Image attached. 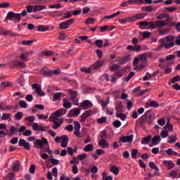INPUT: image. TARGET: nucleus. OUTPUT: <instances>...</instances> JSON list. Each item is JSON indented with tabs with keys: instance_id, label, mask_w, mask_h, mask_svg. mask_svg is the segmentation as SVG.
Segmentation results:
<instances>
[{
	"instance_id": "1",
	"label": "nucleus",
	"mask_w": 180,
	"mask_h": 180,
	"mask_svg": "<svg viewBox=\"0 0 180 180\" xmlns=\"http://www.w3.org/2000/svg\"><path fill=\"white\" fill-rule=\"evenodd\" d=\"M174 41L175 37L174 35H168L165 38H162L160 39L161 44L156 48V50H162L164 48L167 49H172L175 46Z\"/></svg>"
},
{
	"instance_id": "2",
	"label": "nucleus",
	"mask_w": 180,
	"mask_h": 180,
	"mask_svg": "<svg viewBox=\"0 0 180 180\" xmlns=\"http://www.w3.org/2000/svg\"><path fill=\"white\" fill-rule=\"evenodd\" d=\"M34 146L36 148H39L41 151H46L49 154H53V151L50 150V145L47 139L42 137L41 139H37L34 142Z\"/></svg>"
},
{
	"instance_id": "3",
	"label": "nucleus",
	"mask_w": 180,
	"mask_h": 180,
	"mask_svg": "<svg viewBox=\"0 0 180 180\" xmlns=\"http://www.w3.org/2000/svg\"><path fill=\"white\" fill-rule=\"evenodd\" d=\"M147 26H148L149 29H157V27H164V26H167V22L162 20H158L156 21V23L154 22L148 21H142L139 22L140 29H146Z\"/></svg>"
},
{
	"instance_id": "4",
	"label": "nucleus",
	"mask_w": 180,
	"mask_h": 180,
	"mask_svg": "<svg viewBox=\"0 0 180 180\" xmlns=\"http://www.w3.org/2000/svg\"><path fill=\"white\" fill-rule=\"evenodd\" d=\"M154 119H155L154 113H153L151 110H148L141 118L138 120V122L140 124H144L146 122L151 124V123L154 122Z\"/></svg>"
},
{
	"instance_id": "5",
	"label": "nucleus",
	"mask_w": 180,
	"mask_h": 180,
	"mask_svg": "<svg viewBox=\"0 0 180 180\" xmlns=\"http://www.w3.org/2000/svg\"><path fill=\"white\" fill-rule=\"evenodd\" d=\"M7 19L8 20H13L14 22L19 23L22 20V14L10 11L7 14Z\"/></svg>"
},
{
	"instance_id": "6",
	"label": "nucleus",
	"mask_w": 180,
	"mask_h": 180,
	"mask_svg": "<svg viewBox=\"0 0 180 180\" xmlns=\"http://www.w3.org/2000/svg\"><path fill=\"white\" fill-rule=\"evenodd\" d=\"M139 19H144V15L142 14H137L132 17H129L127 18H121L119 20L120 23H127L129 22H135Z\"/></svg>"
},
{
	"instance_id": "7",
	"label": "nucleus",
	"mask_w": 180,
	"mask_h": 180,
	"mask_svg": "<svg viewBox=\"0 0 180 180\" xmlns=\"http://www.w3.org/2000/svg\"><path fill=\"white\" fill-rule=\"evenodd\" d=\"M139 44V39L136 37L132 39V44L134 45V46L131 45H129L127 47V50L129 51H140L141 50V46L138 45Z\"/></svg>"
},
{
	"instance_id": "8",
	"label": "nucleus",
	"mask_w": 180,
	"mask_h": 180,
	"mask_svg": "<svg viewBox=\"0 0 180 180\" xmlns=\"http://www.w3.org/2000/svg\"><path fill=\"white\" fill-rule=\"evenodd\" d=\"M10 65L13 68H26V64L19 60H12L10 62Z\"/></svg>"
},
{
	"instance_id": "9",
	"label": "nucleus",
	"mask_w": 180,
	"mask_h": 180,
	"mask_svg": "<svg viewBox=\"0 0 180 180\" xmlns=\"http://www.w3.org/2000/svg\"><path fill=\"white\" fill-rule=\"evenodd\" d=\"M75 22L74 18L68 20L66 21L62 22L59 25V29L65 30L68 29Z\"/></svg>"
},
{
	"instance_id": "10",
	"label": "nucleus",
	"mask_w": 180,
	"mask_h": 180,
	"mask_svg": "<svg viewBox=\"0 0 180 180\" xmlns=\"http://www.w3.org/2000/svg\"><path fill=\"white\" fill-rule=\"evenodd\" d=\"M68 93L70 95V101L73 102V105H78V99H77V96H78V92L72 90H68Z\"/></svg>"
},
{
	"instance_id": "11",
	"label": "nucleus",
	"mask_w": 180,
	"mask_h": 180,
	"mask_svg": "<svg viewBox=\"0 0 180 180\" xmlns=\"http://www.w3.org/2000/svg\"><path fill=\"white\" fill-rule=\"evenodd\" d=\"M32 89H35V92L39 95V96H45L46 93H44L43 91H41V86L38 84H32Z\"/></svg>"
},
{
	"instance_id": "12",
	"label": "nucleus",
	"mask_w": 180,
	"mask_h": 180,
	"mask_svg": "<svg viewBox=\"0 0 180 180\" xmlns=\"http://www.w3.org/2000/svg\"><path fill=\"white\" fill-rule=\"evenodd\" d=\"M133 135L123 136L120 138V142L121 143H131L133 141Z\"/></svg>"
},
{
	"instance_id": "13",
	"label": "nucleus",
	"mask_w": 180,
	"mask_h": 180,
	"mask_svg": "<svg viewBox=\"0 0 180 180\" xmlns=\"http://www.w3.org/2000/svg\"><path fill=\"white\" fill-rule=\"evenodd\" d=\"M92 106H94V104H92V102L89 101V100L84 101L80 105V108H83L84 110L89 109V108H92Z\"/></svg>"
},
{
	"instance_id": "14",
	"label": "nucleus",
	"mask_w": 180,
	"mask_h": 180,
	"mask_svg": "<svg viewBox=\"0 0 180 180\" xmlns=\"http://www.w3.org/2000/svg\"><path fill=\"white\" fill-rule=\"evenodd\" d=\"M91 115H92V110H88L85 111L81 116L80 122H82V123H84V122H85V120H86V117H89Z\"/></svg>"
},
{
	"instance_id": "15",
	"label": "nucleus",
	"mask_w": 180,
	"mask_h": 180,
	"mask_svg": "<svg viewBox=\"0 0 180 180\" xmlns=\"http://www.w3.org/2000/svg\"><path fill=\"white\" fill-rule=\"evenodd\" d=\"M61 147L65 148L68 146V141H70V139L66 135H63L61 136Z\"/></svg>"
},
{
	"instance_id": "16",
	"label": "nucleus",
	"mask_w": 180,
	"mask_h": 180,
	"mask_svg": "<svg viewBox=\"0 0 180 180\" xmlns=\"http://www.w3.org/2000/svg\"><path fill=\"white\" fill-rule=\"evenodd\" d=\"M6 131H7L6 136H13V135L16 134V133H18V127H15V126H11L10 127V131L7 129Z\"/></svg>"
},
{
	"instance_id": "17",
	"label": "nucleus",
	"mask_w": 180,
	"mask_h": 180,
	"mask_svg": "<svg viewBox=\"0 0 180 180\" xmlns=\"http://www.w3.org/2000/svg\"><path fill=\"white\" fill-rule=\"evenodd\" d=\"M130 60H131V56L128 55V56L121 58L118 60V63H119V64H121V65H123L126 64V63H127V61H130Z\"/></svg>"
},
{
	"instance_id": "18",
	"label": "nucleus",
	"mask_w": 180,
	"mask_h": 180,
	"mask_svg": "<svg viewBox=\"0 0 180 180\" xmlns=\"http://www.w3.org/2000/svg\"><path fill=\"white\" fill-rule=\"evenodd\" d=\"M98 144L101 148H109V143H108L106 139H100L98 142Z\"/></svg>"
},
{
	"instance_id": "19",
	"label": "nucleus",
	"mask_w": 180,
	"mask_h": 180,
	"mask_svg": "<svg viewBox=\"0 0 180 180\" xmlns=\"http://www.w3.org/2000/svg\"><path fill=\"white\" fill-rule=\"evenodd\" d=\"M32 129L35 130V131H46V129L42 126H39L37 122L33 124Z\"/></svg>"
},
{
	"instance_id": "20",
	"label": "nucleus",
	"mask_w": 180,
	"mask_h": 180,
	"mask_svg": "<svg viewBox=\"0 0 180 180\" xmlns=\"http://www.w3.org/2000/svg\"><path fill=\"white\" fill-rule=\"evenodd\" d=\"M163 164L167 167V169H172V168L175 167V164H174V162L171 160H164Z\"/></svg>"
},
{
	"instance_id": "21",
	"label": "nucleus",
	"mask_w": 180,
	"mask_h": 180,
	"mask_svg": "<svg viewBox=\"0 0 180 180\" xmlns=\"http://www.w3.org/2000/svg\"><path fill=\"white\" fill-rule=\"evenodd\" d=\"M79 113H81V109H77L74 108L73 110H71L69 113L68 116L72 117V116H79Z\"/></svg>"
},
{
	"instance_id": "22",
	"label": "nucleus",
	"mask_w": 180,
	"mask_h": 180,
	"mask_svg": "<svg viewBox=\"0 0 180 180\" xmlns=\"http://www.w3.org/2000/svg\"><path fill=\"white\" fill-rule=\"evenodd\" d=\"M103 65V61L99 60L96 62L94 65H91V69L94 70H98V68H101Z\"/></svg>"
},
{
	"instance_id": "23",
	"label": "nucleus",
	"mask_w": 180,
	"mask_h": 180,
	"mask_svg": "<svg viewBox=\"0 0 180 180\" xmlns=\"http://www.w3.org/2000/svg\"><path fill=\"white\" fill-rule=\"evenodd\" d=\"M41 73L44 77H51V70L47 68H42L41 70Z\"/></svg>"
},
{
	"instance_id": "24",
	"label": "nucleus",
	"mask_w": 180,
	"mask_h": 180,
	"mask_svg": "<svg viewBox=\"0 0 180 180\" xmlns=\"http://www.w3.org/2000/svg\"><path fill=\"white\" fill-rule=\"evenodd\" d=\"M44 9H47V7L46 6H41V5L34 6V12H40V11H43Z\"/></svg>"
},
{
	"instance_id": "25",
	"label": "nucleus",
	"mask_w": 180,
	"mask_h": 180,
	"mask_svg": "<svg viewBox=\"0 0 180 180\" xmlns=\"http://www.w3.org/2000/svg\"><path fill=\"white\" fill-rule=\"evenodd\" d=\"M129 5H141L144 4V0H128Z\"/></svg>"
},
{
	"instance_id": "26",
	"label": "nucleus",
	"mask_w": 180,
	"mask_h": 180,
	"mask_svg": "<svg viewBox=\"0 0 180 180\" xmlns=\"http://www.w3.org/2000/svg\"><path fill=\"white\" fill-rule=\"evenodd\" d=\"M110 102V98L108 97L105 101H103V100H99L98 103H101L103 108H106V106L109 105Z\"/></svg>"
},
{
	"instance_id": "27",
	"label": "nucleus",
	"mask_w": 180,
	"mask_h": 180,
	"mask_svg": "<svg viewBox=\"0 0 180 180\" xmlns=\"http://www.w3.org/2000/svg\"><path fill=\"white\" fill-rule=\"evenodd\" d=\"M160 105L155 101H152L149 103H146V108H158Z\"/></svg>"
},
{
	"instance_id": "28",
	"label": "nucleus",
	"mask_w": 180,
	"mask_h": 180,
	"mask_svg": "<svg viewBox=\"0 0 180 180\" xmlns=\"http://www.w3.org/2000/svg\"><path fill=\"white\" fill-rule=\"evenodd\" d=\"M115 110H116V115H117V113H122L123 112V103H120L117 105V106L115 107Z\"/></svg>"
},
{
	"instance_id": "29",
	"label": "nucleus",
	"mask_w": 180,
	"mask_h": 180,
	"mask_svg": "<svg viewBox=\"0 0 180 180\" xmlns=\"http://www.w3.org/2000/svg\"><path fill=\"white\" fill-rule=\"evenodd\" d=\"M58 117H60V116H58V115H57V112H55L54 113L51 114V115L49 117V119L51 122H53V123H54L57 122Z\"/></svg>"
},
{
	"instance_id": "30",
	"label": "nucleus",
	"mask_w": 180,
	"mask_h": 180,
	"mask_svg": "<svg viewBox=\"0 0 180 180\" xmlns=\"http://www.w3.org/2000/svg\"><path fill=\"white\" fill-rule=\"evenodd\" d=\"M151 140V136H148L146 137H143L141 141V144H143V146H146V144H148V143H150V141Z\"/></svg>"
},
{
	"instance_id": "31",
	"label": "nucleus",
	"mask_w": 180,
	"mask_h": 180,
	"mask_svg": "<svg viewBox=\"0 0 180 180\" xmlns=\"http://www.w3.org/2000/svg\"><path fill=\"white\" fill-rule=\"evenodd\" d=\"M56 112L58 115V116H59V117H61V116H64V115L67 113V110H65V108H60L56 111Z\"/></svg>"
},
{
	"instance_id": "32",
	"label": "nucleus",
	"mask_w": 180,
	"mask_h": 180,
	"mask_svg": "<svg viewBox=\"0 0 180 180\" xmlns=\"http://www.w3.org/2000/svg\"><path fill=\"white\" fill-rule=\"evenodd\" d=\"M160 141H161V137L160 136L156 135L152 139V144L153 146H156Z\"/></svg>"
},
{
	"instance_id": "33",
	"label": "nucleus",
	"mask_w": 180,
	"mask_h": 180,
	"mask_svg": "<svg viewBox=\"0 0 180 180\" xmlns=\"http://www.w3.org/2000/svg\"><path fill=\"white\" fill-rule=\"evenodd\" d=\"M71 106H72V104H71V103H70L68 101V100H67V98H64L63 99V107L65 109H70L71 108Z\"/></svg>"
},
{
	"instance_id": "34",
	"label": "nucleus",
	"mask_w": 180,
	"mask_h": 180,
	"mask_svg": "<svg viewBox=\"0 0 180 180\" xmlns=\"http://www.w3.org/2000/svg\"><path fill=\"white\" fill-rule=\"evenodd\" d=\"M0 34L2 36H9V34H11V31L5 30V29L0 27Z\"/></svg>"
},
{
	"instance_id": "35",
	"label": "nucleus",
	"mask_w": 180,
	"mask_h": 180,
	"mask_svg": "<svg viewBox=\"0 0 180 180\" xmlns=\"http://www.w3.org/2000/svg\"><path fill=\"white\" fill-rule=\"evenodd\" d=\"M110 171L114 174V175H118L119 174V168L116 166H112L110 169Z\"/></svg>"
},
{
	"instance_id": "36",
	"label": "nucleus",
	"mask_w": 180,
	"mask_h": 180,
	"mask_svg": "<svg viewBox=\"0 0 180 180\" xmlns=\"http://www.w3.org/2000/svg\"><path fill=\"white\" fill-rule=\"evenodd\" d=\"M103 180H113V177L112 176H108V173L106 172H103Z\"/></svg>"
},
{
	"instance_id": "37",
	"label": "nucleus",
	"mask_w": 180,
	"mask_h": 180,
	"mask_svg": "<svg viewBox=\"0 0 180 180\" xmlns=\"http://www.w3.org/2000/svg\"><path fill=\"white\" fill-rule=\"evenodd\" d=\"M119 15H120V11H117L115 13H113L110 15H105L104 17V19H113V18H116V16H119Z\"/></svg>"
},
{
	"instance_id": "38",
	"label": "nucleus",
	"mask_w": 180,
	"mask_h": 180,
	"mask_svg": "<svg viewBox=\"0 0 180 180\" xmlns=\"http://www.w3.org/2000/svg\"><path fill=\"white\" fill-rule=\"evenodd\" d=\"M49 27L46 25H39L37 30L38 32H47Z\"/></svg>"
},
{
	"instance_id": "39",
	"label": "nucleus",
	"mask_w": 180,
	"mask_h": 180,
	"mask_svg": "<svg viewBox=\"0 0 180 180\" xmlns=\"http://www.w3.org/2000/svg\"><path fill=\"white\" fill-rule=\"evenodd\" d=\"M11 86H12V83L9 82H2L1 84V88H9Z\"/></svg>"
},
{
	"instance_id": "40",
	"label": "nucleus",
	"mask_w": 180,
	"mask_h": 180,
	"mask_svg": "<svg viewBox=\"0 0 180 180\" xmlns=\"http://www.w3.org/2000/svg\"><path fill=\"white\" fill-rule=\"evenodd\" d=\"M93 150H94V145L92 144H88L84 148V151H85L86 153L92 151Z\"/></svg>"
},
{
	"instance_id": "41",
	"label": "nucleus",
	"mask_w": 180,
	"mask_h": 180,
	"mask_svg": "<svg viewBox=\"0 0 180 180\" xmlns=\"http://www.w3.org/2000/svg\"><path fill=\"white\" fill-rule=\"evenodd\" d=\"M176 136H169L167 143H169V144H174V143L176 141Z\"/></svg>"
},
{
	"instance_id": "42",
	"label": "nucleus",
	"mask_w": 180,
	"mask_h": 180,
	"mask_svg": "<svg viewBox=\"0 0 180 180\" xmlns=\"http://www.w3.org/2000/svg\"><path fill=\"white\" fill-rule=\"evenodd\" d=\"M14 117L16 120H22V118L23 117V112H18L15 115Z\"/></svg>"
},
{
	"instance_id": "43",
	"label": "nucleus",
	"mask_w": 180,
	"mask_h": 180,
	"mask_svg": "<svg viewBox=\"0 0 180 180\" xmlns=\"http://www.w3.org/2000/svg\"><path fill=\"white\" fill-rule=\"evenodd\" d=\"M167 129H169V131H172V130H174V126L169 123V121L167 122V124L164 127L165 130H167Z\"/></svg>"
},
{
	"instance_id": "44",
	"label": "nucleus",
	"mask_w": 180,
	"mask_h": 180,
	"mask_svg": "<svg viewBox=\"0 0 180 180\" xmlns=\"http://www.w3.org/2000/svg\"><path fill=\"white\" fill-rule=\"evenodd\" d=\"M165 152L168 155H178V153L174 151L172 148H169L168 150H166Z\"/></svg>"
},
{
	"instance_id": "45",
	"label": "nucleus",
	"mask_w": 180,
	"mask_h": 180,
	"mask_svg": "<svg viewBox=\"0 0 180 180\" xmlns=\"http://www.w3.org/2000/svg\"><path fill=\"white\" fill-rule=\"evenodd\" d=\"M61 124H63V122H53V124L52 125V127L53 130H57L58 127H61Z\"/></svg>"
},
{
	"instance_id": "46",
	"label": "nucleus",
	"mask_w": 180,
	"mask_h": 180,
	"mask_svg": "<svg viewBox=\"0 0 180 180\" xmlns=\"http://www.w3.org/2000/svg\"><path fill=\"white\" fill-rule=\"evenodd\" d=\"M64 95V94L61 93V92H58V93H55V94L53 95V101H58V99H60V98H61V96Z\"/></svg>"
},
{
	"instance_id": "47",
	"label": "nucleus",
	"mask_w": 180,
	"mask_h": 180,
	"mask_svg": "<svg viewBox=\"0 0 180 180\" xmlns=\"http://www.w3.org/2000/svg\"><path fill=\"white\" fill-rule=\"evenodd\" d=\"M20 168V163L17 162L13 165V171H19Z\"/></svg>"
},
{
	"instance_id": "48",
	"label": "nucleus",
	"mask_w": 180,
	"mask_h": 180,
	"mask_svg": "<svg viewBox=\"0 0 180 180\" xmlns=\"http://www.w3.org/2000/svg\"><path fill=\"white\" fill-rule=\"evenodd\" d=\"M27 12L28 13H32V12H34V6L28 5L26 6Z\"/></svg>"
},
{
	"instance_id": "49",
	"label": "nucleus",
	"mask_w": 180,
	"mask_h": 180,
	"mask_svg": "<svg viewBox=\"0 0 180 180\" xmlns=\"http://www.w3.org/2000/svg\"><path fill=\"white\" fill-rule=\"evenodd\" d=\"M100 137L101 139H108V134L106 133V130H103L100 133Z\"/></svg>"
},
{
	"instance_id": "50",
	"label": "nucleus",
	"mask_w": 180,
	"mask_h": 180,
	"mask_svg": "<svg viewBox=\"0 0 180 180\" xmlns=\"http://www.w3.org/2000/svg\"><path fill=\"white\" fill-rule=\"evenodd\" d=\"M149 167H150V168H151V169H155V171H160V168H158V167L155 166V165L153 162H149Z\"/></svg>"
},
{
	"instance_id": "51",
	"label": "nucleus",
	"mask_w": 180,
	"mask_h": 180,
	"mask_svg": "<svg viewBox=\"0 0 180 180\" xmlns=\"http://www.w3.org/2000/svg\"><path fill=\"white\" fill-rule=\"evenodd\" d=\"M116 116L117 117H119L120 119H121V120H126L127 116H126V114L124 113L120 112L116 114Z\"/></svg>"
},
{
	"instance_id": "52",
	"label": "nucleus",
	"mask_w": 180,
	"mask_h": 180,
	"mask_svg": "<svg viewBox=\"0 0 180 180\" xmlns=\"http://www.w3.org/2000/svg\"><path fill=\"white\" fill-rule=\"evenodd\" d=\"M25 120H27L29 123H33V122L36 120V118L34 117V116L32 115V116L25 117Z\"/></svg>"
},
{
	"instance_id": "53",
	"label": "nucleus",
	"mask_w": 180,
	"mask_h": 180,
	"mask_svg": "<svg viewBox=\"0 0 180 180\" xmlns=\"http://www.w3.org/2000/svg\"><path fill=\"white\" fill-rule=\"evenodd\" d=\"M96 46L99 49L102 48V46H103V41L102 39L96 40Z\"/></svg>"
},
{
	"instance_id": "54",
	"label": "nucleus",
	"mask_w": 180,
	"mask_h": 180,
	"mask_svg": "<svg viewBox=\"0 0 180 180\" xmlns=\"http://www.w3.org/2000/svg\"><path fill=\"white\" fill-rule=\"evenodd\" d=\"M112 125L116 129H119L122 126V122L120 120H115L113 123Z\"/></svg>"
},
{
	"instance_id": "55",
	"label": "nucleus",
	"mask_w": 180,
	"mask_h": 180,
	"mask_svg": "<svg viewBox=\"0 0 180 180\" xmlns=\"http://www.w3.org/2000/svg\"><path fill=\"white\" fill-rule=\"evenodd\" d=\"M81 71L82 72H86V74H90V72H92V71H94V70L91 69V66L90 68H82Z\"/></svg>"
},
{
	"instance_id": "56",
	"label": "nucleus",
	"mask_w": 180,
	"mask_h": 180,
	"mask_svg": "<svg viewBox=\"0 0 180 180\" xmlns=\"http://www.w3.org/2000/svg\"><path fill=\"white\" fill-rule=\"evenodd\" d=\"M49 8L50 9H60V8H61V4H53L52 6H49Z\"/></svg>"
},
{
	"instance_id": "57",
	"label": "nucleus",
	"mask_w": 180,
	"mask_h": 180,
	"mask_svg": "<svg viewBox=\"0 0 180 180\" xmlns=\"http://www.w3.org/2000/svg\"><path fill=\"white\" fill-rule=\"evenodd\" d=\"M169 133L168 131L166 129H164L161 133L160 136H162V139H166V137H168Z\"/></svg>"
},
{
	"instance_id": "58",
	"label": "nucleus",
	"mask_w": 180,
	"mask_h": 180,
	"mask_svg": "<svg viewBox=\"0 0 180 180\" xmlns=\"http://www.w3.org/2000/svg\"><path fill=\"white\" fill-rule=\"evenodd\" d=\"M19 105H20V108H22L24 109H26V108H27V103L25 101H20Z\"/></svg>"
},
{
	"instance_id": "59",
	"label": "nucleus",
	"mask_w": 180,
	"mask_h": 180,
	"mask_svg": "<svg viewBox=\"0 0 180 180\" xmlns=\"http://www.w3.org/2000/svg\"><path fill=\"white\" fill-rule=\"evenodd\" d=\"M137 153H139L137 149L134 148L131 150V155L132 158H137Z\"/></svg>"
},
{
	"instance_id": "60",
	"label": "nucleus",
	"mask_w": 180,
	"mask_h": 180,
	"mask_svg": "<svg viewBox=\"0 0 180 180\" xmlns=\"http://www.w3.org/2000/svg\"><path fill=\"white\" fill-rule=\"evenodd\" d=\"M114 110L113 108H109V107L105 108V113H108V115H110L112 116L113 115Z\"/></svg>"
},
{
	"instance_id": "61",
	"label": "nucleus",
	"mask_w": 180,
	"mask_h": 180,
	"mask_svg": "<svg viewBox=\"0 0 180 180\" xmlns=\"http://www.w3.org/2000/svg\"><path fill=\"white\" fill-rule=\"evenodd\" d=\"M165 18H167L168 19V18H169V15L167 13H162L157 17V19L161 20V19H164Z\"/></svg>"
},
{
	"instance_id": "62",
	"label": "nucleus",
	"mask_w": 180,
	"mask_h": 180,
	"mask_svg": "<svg viewBox=\"0 0 180 180\" xmlns=\"http://www.w3.org/2000/svg\"><path fill=\"white\" fill-rule=\"evenodd\" d=\"M33 40L22 41V44L24 46H31V44H33Z\"/></svg>"
},
{
	"instance_id": "63",
	"label": "nucleus",
	"mask_w": 180,
	"mask_h": 180,
	"mask_svg": "<svg viewBox=\"0 0 180 180\" xmlns=\"http://www.w3.org/2000/svg\"><path fill=\"white\" fill-rule=\"evenodd\" d=\"M86 25H92L93 23H95V19L90 18L86 20L85 22Z\"/></svg>"
},
{
	"instance_id": "64",
	"label": "nucleus",
	"mask_w": 180,
	"mask_h": 180,
	"mask_svg": "<svg viewBox=\"0 0 180 180\" xmlns=\"http://www.w3.org/2000/svg\"><path fill=\"white\" fill-rule=\"evenodd\" d=\"M11 116V114L4 113L1 117V120H8Z\"/></svg>"
}]
</instances>
